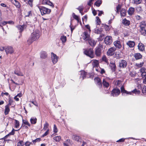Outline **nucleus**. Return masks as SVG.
<instances>
[{"label": "nucleus", "mask_w": 146, "mask_h": 146, "mask_svg": "<svg viewBox=\"0 0 146 146\" xmlns=\"http://www.w3.org/2000/svg\"><path fill=\"white\" fill-rule=\"evenodd\" d=\"M41 35V33L38 30H35L31 34V37L28 40V42L31 44L34 41L38 39Z\"/></svg>", "instance_id": "obj_1"}, {"label": "nucleus", "mask_w": 146, "mask_h": 146, "mask_svg": "<svg viewBox=\"0 0 146 146\" xmlns=\"http://www.w3.org/2000/svg\"><path fill=\"white\" fill-rule=\"evenodd\" d=\"M37 7L40 11L42 15L49 14L51 12V10L50 9L46 7L39 6H38Z\"/></svg>", "instance_id": "obj_2"}, {"label": "nucleus", "mask_w": 146, "mask_h": 146, "mask_svg": "<svg viewBox=\"0 0 146 146\" xmlns=\"http://www.w3.org/2000/svg\"><path fill=\"white\" fill-rule=\"evenodd\" d=\"M140 27L141 29L140 31L141 34L143 35H146V22L142 21L140 23Z\"/></svg>", "instance_id": "obj_3"}, {"label": "nucleus", "mask_w": 146, "mask_h": 146, "mask_svg": "<svg viewBox=\"0 0 146 146\" xmlns=\"http://www.w3.org/2000/svg\"><path fill=\"white\" fill-rule=\"evenodd\" d=\"M84 53L85 54L92 58L94 57V55L92 48H90L86 49L84 51Z\"/></svg>", "instance_id": "obj_4"}, {"label": "nucleus", "mask_w": 146, "mask_h": 146, "mask_svg": "<svg viewBox=\"0 0 146 146\" xmlns=\"http://www.w3.org/2000/svg\"><path fill=\"white\" fill-rule=\"evenodd\" d=\"M120 90L118 89H114L111 91V95L113 97L117 96L120 94Z\"/></svg>", "instance_id": "obj_5"}, {"label": "nucleus", "mask_w": 146, "mask_h": 146, "mask_svg": "<svg viewBox=\"0 0 146 146\" xmlns=\"http://www.w3.org/2000/svg\"><path fill=\"white\" fill-rule=\"evenodd\" d=\"M6 54H12L14 52V50L13 48L11 46H8L5 48V49Z\"/></svg>", "instance_id": "obj_6"}, {"label": "nucleus", "mask_w": 146, "mask_h": 146, "mask_svg": "<svg viewBox=\"0 0 146 146\" xmlns=\"http://www.w3.org/2000/svg\"><path fill=\"white\" fill-rule=\"evenodd\" d=\"M51 54V60L52 62L54 64H56L58 61V57L53 52H52Z\"/></svg>", "instance_id": "obj_7"}, {"label": "nucleus", "mask_w": 146, "mask_h": 146, "mask_svg": "<svg viewBox=\"0 0 146 146\" xmlns=\"http://www.w3.org/2000/svg\"><path fill=\"white\" fill-rule=\"evenodd\" d=\"M104 41L106 44L110 45L112 42V37L110 36H107L105 38Z\"/></svg>", "instance_id": "obj_8"}, {"label": "nucleus", "mask_w": 146, "mask_h": 146, "mask_svg": "<svg viewBox=\"0 0 146 146\" xmlns=\"http://www.w3.org/2000/svg\"><path fill=\"white\" fill-rule=\"evenodd\" d=\"M127 65L126 61L124 60H121L119 62V66L121 68H124L126 67Z\"/></svg>", "instance_id": "obj_9"}, {"label": "nucleus", "mask_w": 146, "mask_h": 146, "mask_svg": "<svg viewBox=\"0 0 146 146\" xmlns=\"http://www.w3.org/2000/svg\"><path fill=\"white\" fill-rule=\"evenodd\" d=\"M82 38L85 40H88L90 39V35L89 33L87 31H85L82 35Z\"/></svg>", "instance_id": "obj_10"}, {"label": "nucleus", "mask_w": 146, "mask_h": 146, "mask_svg": "<svg viewBox=\"0 0 146 146\" xmlns=\"http://www.w3.org/2000/svg\"><path fill=\"white\" fill-rule=\"evenodd\" d=\"M116 50L115 48L111 47L109 48L107 52V54L109 56H112L114 54V52Z\"/></svg>", "instance_id": "obj_11"}, {"label": "nucleus", "mask_w": 146, "mask_h": 146, "mask_svg": "<svg viewBox=\"0 0 146 146\" xmlns=\"http://www.w3.org/2000/svg\"><path fill=\"white\" fill-rule=\"evenodd\" d=\"M42 3L43 5H48L51 6L52 7H54V5L53 3L50 2L49 0H43L42 1Z\"/></svg>", "instance_id": "obj_12"}, {"label": "nucleus", "mask_w": 146, "mask_h": 146, "mask_svg": "<svg viewBox=\"0 0 146 146\" xmlns=\"http://www.w3.org/2000/svg\"><path fill=\"white\" fill-rule=\"evenodd\" d=\"M109 66L113 72H115L116 70V66L115 62H111L109 65Z\"/></svg>", "instance_id": "obj_13"}, {"label": "nucleus", "mask_w": 146, "mask_h": 146, "mask_svg": "<svg viewBox=\"0 0 146 146\" xmlns=\"http://www.w3.org/2000/svg\"><path fill=\"white\" fill-rule=\"evenodd\" d=\"M113 44L117 48L120 49L121 47V42L119 40H116L114 41Z\"/></svg>", "instance_id": "obj_14"}, {"label": "nucleus", "mask_w": 146, "mask_h": 146, "mask_svg": "<svg viewBox=\"0 0 146 146\" xmlns=\"http://www.w3.org/2000/svg\"><path fill=\"white\" fill-rule=\"evenodd\" d=\"M108 78L103 79L102 81V83L104 87L108 88L109 86V83L107 82Z\"/></svg>", "instance_id": "obj_15"}, {"label": "nucleus", "mask_w": 146, "mask_h": 146, "mask_svg": "<svg viewBox=\"0 0 146 146\" xmlns=\"http://www.w3.org/2000/svg\"><path fill=\"white\" fill-rule=\"evenodd\" d=\"M88 40L89 44L92 46H94L96 44V41L90 38Z\"/></svg>", "instance_id": "obj_16"}, {"label": "nucleus", "mask_w": 146, "mask_h": 146, "mask_svg": "<svg viewBox=\"0 0 146 146\" xmlns=\"http://www.w3.org/2000/svg\"><path fill=\"white\" fill-rule=\"evenodd\" d=\"M135 9L134 8L130 7L129 8L128 11V13L130 16L132 15L134 13Z\"/></svg>", "instance_id": "obj_17"}, {"label": "nucleus", "mask_w": 146, "mask_h": 146, "mask_svg": "<svg viewBox=\"0 0 146 146\" xmlns=\"http://www.w3.org/2000/svg\"><path fill=\"white\" fill-rule=\"evenodd\" d=\"M12 3L17 8H19L21 7V5L20 3L16 0H13Z\"/></svg>", "instance_id": "obj_18"}, {"label": "nucleus", "mask_w": 146, "mask_h": 146, "mask_svg": "<svg viewBox=\"0 0 146 146\" xmlns=\"http://www.w3.org/2000/svg\"><path fill=\"white\" fill-rule=\"evenodd\" d=\"M26 25H19L16 26L18 29L19 30L20 33H21L23 30L24 28L25 27Z\"/></svg>", "instance_id": "obj_19"}, {"label": "nucleus", "mask_w": 146, "mask_h": 146, "mask_svg": "<svg viewBox=\"0 0 146 146\" xmlns=\"http://www.w3.org/2000/svg\"><path fill=\"white\" fill-rule=\"evenodd\" d=\"M121 92L123 93H126L128 94H131V92H128L125 90L124 87L122 86L121 88Z\"/></svg>", "instance_id": "obj_20"}, {"label": "nucleus", "mask_w": 146, "mask_h": 146, "mask_svg": "<svg viewBox=\"0 0 146 146\" xmlns=\"http://www.w3.org/2000/svg\"><path fill=\"white\" fill-rule=\"evenodd\" d=\"M72 139L76 141L79 142H81L82 141L81 138L78 136L73 135L72 137Z\"/></svg>", "instance_id": "obj_21"}, {"label": "nucleus", "mask_w": 146, "mask_h": 146, "mask_svg": "<svg viewBox=\"0 0 146 146\" xmlns=\"http://www.w3.org/2000/svg\"><path fill=\"white\" fill-rule=\"evenodd\" d=\"M47 57L46 53L45 51H43L41 52L40 54V57L44 59Z\"/></svg>", "instance_id": "obj_22"}, {"label": "nucleus", "mask_w": 146, "mask_h": 146, "mask_svg": "<svg viewBox=\"0 0 146 146\" xmlns=\"http://www.w3.org/2000/svg\"><path fill=\"white\" fill-rule=\"evenodd\" d=\"M127 44L129 47L132 48L134 46L135 43L133 41H129L127 42Z\"/></svg>", "instance_id": "obj_23"}, {"label": "nucleus", "mask_w": 146, "mask_h": 146, "mask_svg": "<svg viewBox=\"0 0 146 146\" xmlns=\"http://www.w3.org/2000/svg\"><path fill=\"white\" fill-rule=\"evenodd\" d=\"M95 54L96 56H100L101 54V50L100 48H97L95 52Z\"/></svg>", "instance_id": "obj_24"}, {"label": "nucleus", "mask_w": 146, "mask_h": 146, "mask_svg": "<svg viewBox=\"0 0 146 146\" xmlns=\"http://www.w3.org/2000/svg\"><path fill=\"white\" fill-rule=\"evenodd\" d=\"M134 57L136 59L138 60L142 58V56L139 53H136L134 54Z\"/></svg>", "instance_id": "obj_25"}, {"label": "nucleus", "mask_w": 146, "mask_h": 146, "mask_svg": "<svg viewBox=\"0 0 146 146\" xmlns=\"http://www.w3.org/2000/svg\"><path fill=\"white\" fill-rule=\"evenodd\" d=\"M138 46V49L140 51H143L145 49L144 45L141 43H139Z\"/></svg>", "instance_id": "obj_26"}, {"label": "nucleus", "mask_w": 146, "mask_h": 146, "mask_svg": "<svg viewBox=\"0 0 146 146\" xmlns=\"http://www.w3.org/2000/svg\"><path fill=\"white\" fill-rule=\"evenodd\" d=\"M122 23L125 26H128L130 24V22L126 19H124L122 21Z\"/></svg>", "instance_id": "obj_27"}, {"label": "nucleus", "mask_w": 146, "mask_h": 146, "mask_svg": "<svg viewBox=\"0 0 146 146\" xmlns=\"http://www.w3.org/2000/svg\"><path fill=\"white\" fill-rule=\"evenodd\" d=\"M92 65L94 67H97L99 65V62L97 60H93L92 62Z\"/></svg>", "instance_id": "obj_28"}, {"label": "nucleus", "mask_w": 146, "mask_h": 146, "mask_svg": "<svg viewBox=\"0 0 146 146\" xmlns=\"http://www.w3.org/2000/svg\"><path fill=\"white\" fill-rule=\"evenodd\" d=\"M86 73V72L84 71H82L81 72V76L80 77V78H82V80H83L84 78L85 77Z\"/></svg>", "instance_id": "obj_29"}, {"label": "nucleus", "mask_w": 146, "mask_h": 146, "mask_svg": "<svg viewBox=\"0 0 146 146\" xmlns=\"http://www.w3.org/2000/svg\"><path fill=\"white\" fill-rule=\"evenodd\" d=\"M126 14V10L125 9L122 8L120 11V14L121 16L124 17L125 16Z\"/></svg>", "instance_id": "obj_30"}, {"label": "nucleus", "mask_w": 146, "mask_h": 146, "mask_svg": "<svg viewBox=\"0 0 146 146\" xmlns=\"http://www.w3.org/2000/svg\"><path fill=\"white\" fill-rule=\"evenodd\" d=\"M5 115L7 114L10 111L9 106L8 105H6L5 107Z\"/></svg>", "instance_id": "obj_31"}, {"label": "nucleus", "mask_w": 146, "mask_h": 146, "mask_svg": "<svg viewBox=\"0 0 146 146\" xmlns=\"http://www.w3.org/2000/svg\"><path fill=\"white\" fill-rule=\"evenodd\" d=\"M37 119L35 117H33L30 119V122L32 124H35L36 123Z\"/></svg>", "instance_id": "obj_32"}, {"label": "nucleus", "mask_w": 146, "mask_h": 146, "mask_svg": "<svg viewBox=\"0 0 146 146\" xmlns=\"http://www.w3.org/2000/svg\"><path fill=\"white\" fill-rule=\"evenodd\" d=\"M14 73L18 76H23V73L20 71L15 70L14 71Z\"/></svg>", "instance_id": "obj_33"}, {"label": "nucleus", "mask_w": 146, "mask_h": 146, "mask_svg": "<svg viewBox=\"0 0 146 146\" xmlns=\"http://www.w3.org/2000/svg\"><path fill=\"white\" fill-rule=\"evenodd\" d=\"M115 57L117 59H119L121 57V55L119 52H116L115 53Z\"/></svg>", "instance_id": "obj_34"}, {"label": "nucleus", "mask_w": 146, "mask_h": 146, "mask_svg": "<svg viewBox=\"0 0 146 146\" xmlns=\"http://www.w3.org/2000/svg\"><path fill=\"white\" fill-rule=\"evenodd\" d=\"M73 17L75 19H76L78 22L80 20V19L79 18V17L76 15L74 13H73L72 14Z\"/></svg>", "instance_id": "obj_35"}, {"label": "nucleus", "mask_w": 146, "mask_h": 146, "mask_svg": "<svg viewBox=\"0 0 146 146\" xmlns=\"http://www.w3.org/2000/svg\"><path fill=\"white\" fill-rule=\"evenodd\" d=\"M60 39L63 43H64L66 40V37L65 36L62 35L61 36Z\"/></svg>", "instance_id": "obj_36"}, {"label": "nucleus", "mask_w": 146, "mask_h": 146, "mask_svg": "<svg viewBox=\"0 0 146 146\" xmlns=\"http://www.w3.org/2000/svg\"><path fill=\"white\" fill-rule=\"evenodd\" d=\"M53 139L56 142H59L61 139V137L60 136H56L53 138Z\"/></svg>", "instance_id": "obj_37"}, {"label": "nucleus", "mask_w": 146, "mask_h": 146, "mask_svg": "<svg viewBox=\"0 0 146 146\" xmlns=\"http://www.w3.org/2000/svg\"><path fill=\"white\" fill-rule=\"evenodd\" d=\"M102 4V1L101 0H98L96 1L95 4L96 6L97 7H99Z\"/></svg>", "instance_id": "obj_38"}, {"label": "nucleus", "mask_w": 146, "mask_h": 146, "mask_svg": "<svg viewBox=\"0 0 146 146\" xmlns=\"http://www.w3.org/2000/svg\"><path fill=\"white\" fill-rule=\"evenodd\" d=\"M121 7V5L120 4H118L116 7V12L117 13H119V10Z\"/></svg>", "instance_id": "obj_39"}, {"label": "nucleus", "mask_w": 146, "mask_h": 146, "mask_svg": "<svg viewBox=\"0 0 146 146\" xmlns=\"http://www.w3.org/2000/svg\"><path fill=\"white\" fill-rule=\"evenodd\" d=\"M134 3L136 5H138L140 4L142 0H133Z\"/></svg>", "instance_id": "obj_40"}, {"label": "nucleus", "mask_w": 146, "mask_h": 146, "mask_svg": "<svg viewBox=\"0 0 146 146\" xmlns=\"http://www.w3.org/2000/svg\"><path fill=\"white\" fill-rule=\"evenodd\" d=\"M94 80L96 84L102 81L101 79L98 77L95 78Z\"/></svg>", "instance_id": "obj_41"}, {"label": "nucleus", "mask_w": 146, "mask_h": 146, "mask_svg": "<svg viewBox=\"0 0 146 146\" xmlns=\"http://www.w3.org/2000/svg\"><path fill=\"white\" fill-rule=\"evenodd\" d=\"M131 93H135V94H140V91L137 90V89H135L133 90L131 92Z\"/></svg>", "instance_id": "obj_42"}, {"label": "nucleus", "mask_w": 146, "mask_h": 146, "mask_svg": "<svg viewBox=\"0 0 146 146\" xmlns=\"http://www.w3.org/2000/svg\"><path fill=\"white\" fill-rule=\"evenodd\" d=\"M144 64L143 62H140L139 63H136V66L138 68H140L142 67L143 66Z\"/></svg>", "instance_id": "obj_43"}, {"label": "nucleus", "mask_w": 146, "mask_h": 146, "mask_svg": "<svg viewBox=\"0 0 146 146\" xmlns=\"http://www.w3.org/2000/svg\"><path fill=\"white\" fill-rule=\"evenodd\" d=\"M136 10L137 12H139L142 11V9L140 6H138L136 7Z\"/></svg>", "instance_id": "obj_44"}, {"label": "nucleus", "mask_w": 146, "mask_h": 146, "mask_svg": "<svg viewBox=\"0 0 146 146\" xmlns=\"http://www.w3.org/2000/svg\"><path fill=\"white\" fill-rule=\"evenodd\" d=\"M15 127L16 128H17L19 126V122L16 120H15Z\"/></svg>", "instance_id": "obj_45"}, {"label": "nucleus", "mask_w": 146, "mask_h": 146, "mask_svg": "<svg viewBox=\"0 0 146 146\" xmlns=\"http://www.w3.org/2000/svg\"><path fill=\"white\" fill-rule=\"evenodd\" d=\"M146 69L145 68L143 67L141 68L139 70V71L140 73H143L144 72H146Z\"/></svg>", "instance_id": "obj_46"}, {"label": "nucleus", "mask_w": 146, "mask_h": 146, "mask_svg": "<svg viewBox=\"0 0 146 146\" xmlns=\"http://www.w3.org/2000/svg\"><path fill=\"white\" fill-rule=\"evenodd\" d=\"M23 123L25 125H28L29 126H30L31 125L29 122L27 121L24 120L23 119Z\"/></svg>", "instance_id": "obj_47"}, {"label": "nucleus", "mask_w": 146, "mask_h": 146, "mask_svg": "<svg viewBox=\"0 0 146 146\" xmlns=\"http://www.w3.org/2000/svg\"><path fill=\"white\" fill-rule=\"evenodd\" d=\"M48 125H49L48 123L46 122L44 125L43 129H44V130H46L47 128L48 127Z\"/></svg>", "instance_id": "obj_48"}, {"label": "nucleus", "mask_w": 146, "mask_h": 146, "mask_svg": "<svg viewBox=\"0 0 146 146\" xmlns=\"http://www.w3.org/2000/svg\"><path fill=\"white\" fill-rule=\"evenodd\" d=\"M94 32L97 34H100L101 33L100 31L98 29L96 28L94 29Z\"/></svg>", "instance_id": "obj_49"}, {"label": "nucleus", "mask_w": 146, "mask_h": 146, "mask_svg": "<svg viewBox=\"0 0 146 146\" xmlns=\"http://www.w3.org/2000/svg\"><path fill=\"white\" fill-rule=\"evenodd\" d=\"M96 21H97V25H99L101 23V21L99 19V18L98 17H96Z\"/></svg>", "instance_id": "obj_50"}, {"label": "nucleus", "mask_w": 146, "mask_h": 146, "mask_svg": "<svg viewBox=\"0 0 146 146\" xmlns=\"http://www.w3.org/2000/svg\"><path fill=\"white\" fill-rule=\"evenodd\" d=\"M24 144L23 143V141H20L19 142L17 143V146H22L24 145Z\"/></svg>", "instance_id": "obj_51"}, {"label": "nucleus", "mask_w": 146, "mask_h": 146, "mask_svg": "<svg viewBox=\"0 0 146 146\" xmlns=\"http://www.w3.org/2000/svg\"><path fill=\"white\" fill-rule=\"evenodd\" d=\"M33 0H29L28 1V4L31 7L33 6Z\"/></svg>", "instance_id": "obj_52"}, {"label": "nucleus", "mask_w": 146, "mask_h": 146, "mask_svg": "<svg viewBox=\"0 0 146 146\" xmlns=\"http://www.w3.org/2000/svg\"><path fill=\"white\" fill-rule=\"evenodd\" d=\"M127 138H121L119 139V140L117 141H116V142H123L124 141H125V139H126Z\"/></svg>", "instance_id": "obj_53"}, {"label": "nucleus", "mask_w": 146, "mask_h": 146, "mask_svg": "<svg viewBox=\"0 0 146 146\" xmlns=\"http://www.w3.org/2000/svg\"><path fill=\"white\" fill-rule=\"evenodd\" d=\"M40 141V139L39 138H37L36 139L33 140V143H35L36 142H38Z\"/></svg>", "instance_id": "obj_54"}, {"label": "nucleus", "mask_w": 146, "mask_h": 146, "mask_svg": "<svg viewBox=\"0 0 146 146\" xmlns=\"http://www.w3.org/2000/svg\"><path fill=\"white\" fill-rule=\"evenodd\" d=\"M136 75V73L135 72H131L130 74V75L131 77H134Z\"/></svg>", "instance_id": "obj_55"}, {"label": "nucleus", "mask_w": 146, "mask_h": 146, "mask_svg": "<svg viewBox=\"0 0 146 146\" xmlns=\"http://www.w3.org/2000/svg\"><path fill=\"white\" fill-rule=\"evenodd\" d=\"M102 60L103 61L105 62H107L108 61L107 58L105 56H103L102 57Z\"/></svg>", "instance_id": "obj_56"}, {"label": "nucleus", "mask_w": 146, "mask_h": 146, "mask_svg": "<svg viewBox=\"0 0 146 146\" xmlns=\"http://www.w3.org/2000/svg\"><path fill=\"white\" fill-rule=\"evenodd\" d=\"M30 15H31V11H29L27 13H26V17H29Z\"/></svg>", "instance_id": "obj_57"}, {"label": "nucleus", "mask_w": 146, "mask_h": 146, "mask_svg": "<svg viewBox=\"0 0 146 146\" xmlns=\"http://www.w3.org/2000/svg\"><path fill=\"white\" fill-rule=\"evenodd\" d=\"M49 130H47L42 135V137H43L47 135L49 133Z\"/></svg>", "instance_id": "obj_58"}, {"label": "nucleus", "mask_w": 146, "mask_h": 146, "mask_svg": "<svg viewBox=\"0 0 146 146\" xmlns=\"http://www.w3.org/2000/svg\"><path fill=\"white\" fill-rule=\"evenodd\" d=\"M57 129L55 125H54V131L55 133H56L57 132Z\"/></svg>", "instance_id": "obj_59"}, {"label": "nucleus", "mask_w": 146, "mask_h": 146, "mask_svg": "<svg viewBox=\"0 0 146 146\" xmlns=\"http://www.w3.org/2000/svg\"><path fill=\"white\" fill-rule=\"evenodd\" d=\"M96 84L98 85V87L100 88H101L102 87V81L99 82L98 83Z\"/></svg>", "instance_id": "obj_60"}, {"label": "nucleus", "mask_w": 146, "mask_h": 146, "mask_svg": "<svg viewBox=\"0 0 146 146\" xmlns=\"http://www.w3.org/2000/svg\"><path fill=\"white\" fill-rule=\"evenodd\" d=\"M15 129H13V128L12 131L10 132L9 134H8L9 135H13L14 134H15V131H15Z\"/></svg>", "instance_id": "obj_61"}, {"label": "nucleus", "mask_w": 146, "mask_h": 146, "mask_svg": "<svg viewBox=\"0 0 146 146\" xmlns=\"http://www.w3.org/2000/svg\"><path fill=\"white\" fill-rule=\"evenodd\" d=\"M142 92L143 93L146 94V86H144L142 90Z\"/></svg>", "instance_id": "obj_62"}, {"label": "nucleus", "mask_w": 146, "mask_h": 146, "mask_svg": "<svg viewBox=\"0 0 146 146\" xmlns=\"http://www.w3.org/2000/svg\"><path fill=\"white\" fill-rule=\"evenodd\" d=\"M141 75L143 78H146V72L141 73Z\"/></svg>", "instance_id": "obj_63"}, {"label": "nucleus", "mask_w": 146, "mask_h": 146, "mask_svg": "<svg viewBox=\"0 0 146 146\" xmlns=\"http://www.w3.org/2000/svg\"><path fill=\"white\" fill-rule=\"evenodd\" d=\"M31 144V143L29 141H27L25 143V145L26 146H29Z\"/></svg>", "instance_id": "obj_64"}]
</instances>
